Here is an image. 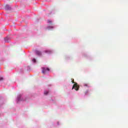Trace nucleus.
I'll return each instance as SVG.
<instances>
[{"mask_svg": "<svg viewBox=\"0 0 128 128\" xmlns=\"http://www.w3.org/2000/svg\"><path fill=\"white\" fill-rule=\"evenodd\" d=\"M32 62H36V59L35 58L32 59Z\"/></svg>", "mask_w": 128, "mask_h": 128, "instance_id": "6e6552de", "label": "nucleus"}, {"mask_svg": "<svg viewBox=\"0 0 128 128\" xmlns=\"http://www.w3.org/2000/svg\"><path fill=\"white\" fill-rule=\"evenodd\" d=\"M5 42H8V40H6V38H5Z\"/></svg>", "mask_w": 128, "mask_h": 128, "instance_id": "f8f14e48", "label": "nucleus"}, {"mask_svg": "<svg viewBox=\"0 0 128 128\" xmlns=\"http://www.w3.org/2000/svg\"><path fill=\"white\" fill-rule=\"evenodd\" d=\"M4 80L2 77H0V80Z\"/></svg>", "mask_w": 128, "mask_h": 128, "instance_id": "9d476101", "label": "nucleus"}, {"mask_svg": "<svg viewBox=\"0 0 128 128\" xmlns=\"http://www.w3.org/2000/svg\"><path fill=\"white\" fill-rule=\"evenodd\" d=\"M88 94V91L86 90L85 92V94Z\"/></svg>", "mask_w": 128, "mask_h": 128, "instance_id": "1a4fd4ad", "label": "nucleus"}, {"mask_svg": "<svg viewBox=\"0 0 128 128\" xmlns=\"http://www.w3.org/2000/svg\"><path fill=\"white\" fill-rule=\"evenodd\" d=\"M84 86H88V84H84Z\"/></svg>", "mask_w": 128, "mask_h": 128, "instance_id": "9b49d317", "label": "nucleus"}, {"mask_svg": "<svg viewBox=\"0 0 128 128\" xmlns=\"http://www.w3.org/2000/svg\"><path fill=\"white\" fill-rule=\"evenodd\" d=\"M74 88H75L76 90H78V88H80V86L78 85V83H74L72 88V90H74Z\"/></svg>", "mask_w": 128, "mask_h": 128, "instance_id": "f257e3e1", "label": "nucleus"}, {"mask_svg": "<svg viewBox=\"0 0 128 128\" xmlns=\"http://www.w3.org/2000/svg\"><path fill=\"white\" fill-rule=\"evenodd\" d=\"M36 56H42V54L40 51L36 50Z\"/></svg>", "mask_w": 128, "mask_h": 128, "instance_id": "7ed1b4c3", "label": "nucleus"}, {"mask_svg": "<svg viewBox=\"0 0 128 128\" xmlns=\"http://www.w3.org/2000/svg\"><path fill=\"white\" fill-rule=\"evenodd\" d=\"M52 28H54V27H52Z\"/></svg>", "mask_w": 128, "mask_h": 128, "instance_id": "4468645a", "label": "nucleus"}, {"mask_svg": "<svg viewBox=\"0 0 128 128\" xmlns=\"http://www.w3.org/2000/svg\"><path fill=\"white\" fill-rule=\"evenodd\" d=\"M72 82L73 84H74V82L72 81Z\"/></svg>", "mask_w": 128, "mask_h": 128, "instance_id": "ddd939ff", "label": "nucleus"}, {"mask_svg": "<svg viewBox=\"0 0 128 128\" xmlns=\"http://www.w3.org/2000/svg\"><path fill=\"white\" fill-rule=\"evenodd\" d=\"M48 94V91H45L44 92V94H45V96H46V94Z\"/></svg>", "mask_w": 128, "mask_h": 128, "instance_id": "423d86ee", "label": "nucleus"}, {"mask_svg": "<svg viewBox=\"0 0 128 128\" xmlns=\"http://www.w3.org/2000/svg\"><path fill=\"white\" fill-rule=\"evenodd\" d=\"M47 72H50V68H42V72L44 74H46Z\"/></svg>", "mask_w": 128, "mask_h": 128, "instance_id": "f03ea898", "label": "nucleus"}, {"mask_svg": "<svg viewBox=\"0 0 128 128\" xmlns=\"http://www.w3.org/2000/svg\"><path fill=\"white\" fill-rule=\"evenodd\" d=\"M44 52H46V54H52V51L50 50H46L44 51Z\"/></svg>", "mask_w": 128, "mask_h": 128, "instance_id": "20e7f679", "label": "nucleus"}, {"mask_svg": "<svg viewBox=\"0 0 128 128\" xmlns=\"http://www.w3.org/2000/svg\"><path fill=\"white\" fill-rule=\"evenodd\" d=\"M6 10H10V7L8 5L6 6Z\"/></svg>", "mask_w": 128, "mask_h": 128, "instance_id": "39448f33", "label": "nucleus"}, {"mask_svg": "<svg viewBox=\"0 0 128 128\" xmlns=\"http://www.w3.org/2000/svg\"><path fill=\"white\" fill-rule=\"evenodd\" d=\"M48 24H52V20H48Z\"/></svg>", "mask_w": 128, "mask_h": 128, "instance_id": "0eeeda50", "label": "nucleus"}]
</instances>
